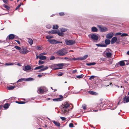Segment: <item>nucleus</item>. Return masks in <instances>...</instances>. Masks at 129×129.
<instances>
[{
  "mask_svg": "<svg viewBox=\"0 0 129 129\" xmlns=\"http://www.w3.org/2000/svg\"><path fill=\"white\" fill-rule=\"evenodd\" d=\"M31 69V67L27 65L25 66V67L23 69V70L26 71L28 70H30Z\"/></svg>",
  "mask_w": 129,
  "mask_h": 129,
  "instance_id": "a211bd4d",
  "label": "nucleus"
},
{
  "mask_svg": "<svg viewBox=\"0 0 129 129\" xmlns=\"http://www.w3.org/2000/svg\"><path fill=\"white\" fill-rule=\"evenodd\" d=\"M59 30H53L49 31V33H51L52 34L58 35V33H59Z\"/></svg>",
  "mask_w": 129,
  "mask_h": 129,
  "instance_id": "2eb2a0df",
  "label": "nucleus"
},
{
  "mask_svg": "<svg viewBox=\"0 0 129 129\" xmlns=\"http://www.w3.org/2000/svg\"><path fill=\"white\" fill-rule=\"evenodd\" d=\"M87 57H78L75 58L73 59V60L75 61L76 60H84L87 58Z\"/></svg>",
  "mask_w": 129,
  "mask_h": 129,
  "instance_id": "dca6fc26",
  "label": "nucleus"
},
{
  "mask_svg": "<svg viewBox=\"0 0 129 129\" xmlns=\"http://www.w3.org/2000/svg\"><path fill=\"white\" fill-rule=\"evenodd\" d=\"M20 52L23 54H25L28 53V51L27 50L26 47H23L19 51Z\"/></svg>",
  "mask_w": 129,
  "mask_h": 129,
  "instance_id": "1a4fd4ad",
  "label": "nucleus"
},
{
  "mask_svg": "<svg viewBox=\"0 0 129 129\" xmlns=\"http://www.w3.org/2000/svg\"><path fill=\"white\" fill-rule=\"evenodd\" d=\"M9 107V105L8 103L5 104L4 106V107L6 109H8Z\"/></svg>",
  "mask_w": 129,
  "mask_h": 129,
  "instance_id": "473e14b6",
  "label": "nucleus"
},
{
  "mask_svg": "<svg viewBox=\"0 0 129 129\" xmlns=\"http://www.w3.org/2000/svg\"><path fill=\"white\" fill-rule=\"evenodd\" d=\"M117 40V38L115 37H113L111 39V44H113L115 43Z\"/></svg>",
  "mask_w": 129,
  "mask_h": 129,
  "instance_id": "6ab92c4d",
  "label": "nucleus"
},
{
  "mask_svg": "<svg viewBox=\"0 0 129 129\" xmlns=\"http://www.w3.org/2000/svg\"><path fill=\"white\" fill-rule=\"evenodd\" d=\"M94 77L95 76H91L89 78V79L90 80H91V79H93Z\"/></svg>",
  "mask_w": 129,
  "mask_h": 129,
  "instance_id": "864d4df0",
  "label": "nucleus"
},
{
  "mask_svg": "<svg viewBox=\"0 0 129 129\" xmlns=\"http://www.w3.org/2000/svg\"><path fill=\"white\" fill-rule=\"evenodd\" d=\"M4 7L8 10H9L10 9V7L7 5H4Z\"/></svg>",
  "mask_w": 129,
  "mask_h": 129,
  "instance_id": "8fccbe9b",
  "label": "nucleus"
},
{
  "mask_svg": "<svg viewBox=\"0 0 129 129\" xmlns=\"http://www.w3.org/2000/svg\"><path fill=\"white\" fill-rule=\"evenodd\" d=\"M128 35L127 34L125 33H123L120 36L121 37L126 36Z\"/></svg>",
  "mask_w": 129,
  "mask_h": 129,
  "instance_id": "09e8293b",
  "label": "nucleus"
},
{
  "mask_svg": "<svg viewBox=\"0 0 129 129\" xmlns=\"http://www.w3.org/2000/svg\"><path fill=\"white\" fill-rule=\"evenodd\" d=\"M34 79L33 78H26V79L25 78V81H34Z\"/></svg>",
  "mask_w": 129,
  "mask_h": 129,
  "instance_id": "412c9836",
  "label": "nucleus"
},
{
  "mask_svg": "<svg viewBox=\"0 0 129 129\" xmlns=\"http://www.w3.org/2000/svg\"><path fill=\"white\" fill-rule=\"evenodd\" d=\"M90 38L94 41L97 40L98 39V37L95 34H90V35H88L89 38H90Z\"/></svg>",
  "mask_w": 129,
  "mask_h": 129,
  "instance_id": "423d86ee",
  "label": "nucleus"
},
{
  "mask_svg": "<svg viewBox=\"0 0 129 129\" xmlns=\"http://www.w3.org/2000/svg\"><path fill=\"white\" fill-rule=\"evenodd\" d=\"M44 66L43 65H41L36 67L34 69V70L40 69L43 68Z\"/></svg>",
  "mask_w": 129,
  "mask_h": 129,
  "instance_id": "a878e982",
  "label": "nucleus"
},
{
  "mask_svg": "<svg viewBox=\"0 0 129 129\" xmlns=\"http://www.w3.org/2000/svg\"><path fill=\"white\" fill-rule=\"evenodd\" d=\"M3 1L4 3L6 4L7 3L8 0H3Z\"/></svg>",
  "mask_w": 129,
  "mask_h": 129,
  "instance_id": "13d9d810",
  "label": "nucleus"
},
{
  "mask_svg": "<svg viewBox=\"0 0 129 129\" xmlns=\"http://www.w3.org/2000/svg\"><path fill=\"white\" fill-rule=\"evenodd\" d=\"M53 38V37L52 36H50L49 35H48L46 37V39H49L52 38Z\"/></svg>",
  "mask_w": 129,
  "mask_h": 129,
  "instance_id": "58836bf2",
  "label": "nucleus"
},
{
  "mask_svg": "<svg viewBox=\"0 0 129 129\" xmlns=\"http://www.w3.org/2000/svg\"><path fill=\"white\" fill-rule=\"evenodd\" d=\"M54 14H52V15H51V17H52L53 16H54Z\"/></svg>",
  "mask_w": 129,
  "mask_h": 129,
  "instance_id": "338daca9",
  "label": "nucleus"
},
{
  "mask_svg": "<svg viewBox=\"0 0 129 129\" xmlns=\"http://www.w3.org/2000/svg\"><path fill=\"white\" fill-rule=\"evenodd\" d=\"M23 81H25V78H21L20 79L18 80V81L17 82H21Z\"/></svg>",
  "mask_w": 129,
  "mask_h": 129,
  "instance_id": "e433bc0d",
  "label": "nucleus"
},
{
  "mask_svg": "<svg viewBox=\"0 0 129 129\" xmlns=\"http://www.w3.org/2000/svg\"><path fill=\"white\" fill-rule=\"evenodd\" d=\"M60 118L62 120V121L65 120L66 119V118L64 117H61Z\"/></svg>",
  "mask_w": 129,
  "mask_h": 129,
  "instance_id": "5fc2aeb1",
  "label": "nucleus"
},
{
  "mask_svg": "<svg viewBox=\"0 0 129 129\" xmlns=\"http://www.w3.org/2000/svg\"><path fill=\"white\" fill-rule=\"evenodd\" d=\"M105 43L106 45H109L110 44V41L109 39H106L105 40Z\"/></svg>",
  "mask_w": 129,
  "mask_h": 129,
  "instance_id": "cd10ccee",
  "label": "nucleus"
},
{
  "mask_svg": "<svg viewBox=\"0 0 129 129\" xmlns=\"http://www.w3.org/2000/svg\"><path fill=\"white\" fill-rule=\"evenodd\" d=\"M125 100L126 103H127L129 102V96H128L126 98V96L123 98V101H124Z\"/></svg>",
  "mask_w": 129,
  "mask_h": 129,
  "instance_id": "393cba45",
  "label": "nucleus"
},
{
  "mask_svg": "<svg viewBox=\"0 0 129 129\" xmlns=\"http://www.w3.org/2000/svg\"><path fill=\"white\" fill-rule=\"evenodd\" d=\"M58 58H59L61 59H64L65 60H67L69 61V60H73V59L74 58H70V57H65L64 58H60V57H58Z\"/></svg>",
  "mask_w": 129,
  "mask_h": 129,
  "instance_id": "f3484780",
  "label": "nucleus"
},
{
  "mask_svg": "<svg viewBox=\"0 0 129 129\" xmlns=\"http://www.w3.org/2000/svg\"><path fill=\"white\" fill-rule=\"evenodd\" d=\"M15 41L16 42L19 44H20V42L18 40H15Z\"/></svg>",
  "mask_w": 129,
  "mask_h": 129,
  "instance_id": "052dcab7",
  "label": "nucleus"
},
{
  "mask_svg": "<svg viewBox=\"0 0 129 129\" xmlns=\"http://www.w3.org/2000/svg\"><path fill=\"white\" fill-rule=\"evenodd\" d=\"M44 63V62L41 60H39V65H41L43 64Z\"/></svg>",
  "mask_w": 129,
  "mask_h": 129,
  "instance_id": "49530a36",
  "label": "nucleus"
},
{
  "mask_svg": "<svg viewBox=\"0 0 129 129\" xmlns=\"http://www.w3.org/2000/svg\"><path fill=\"white\" fill-rule=\"evenodd\" d=\"M106 55L107 56H111L112 55V53L110 52H106Z\"/></svg>",
  "mask_w": 129,
  "mask_h": 129,
  "instance_id": "a19ab883",
  "label": "nucleus"
},
{
  "mask_svg": "<svg viewBox=\"0 0 129 129\" xmlns=\"http://www.w3.org/2000/svg\"><path fill=\"white\" fill-rule=\"evenodd\" d=\"M102 57L100 58V59L102 61H105L108 58V59H109V58H107V57Z\"/></svg>",
  "mask_w": 129,
  "mask_h": 129,
  "instance_id": "f704fd0d",
  "label": "nucleus"
},
{
  "mask_svg": "<svg viewBox=\"0 0 129 129\" xmlns=\"http://www.w3.org/2000/svg\"><path fill=\"white\" fill-rule=\"evenodd\" d=\"M58 28V26L56 24L55 25H54L53 26V28L54 29H57Z\"/></svg>",
  "mask_w": 129,
  "mask_h": 129,
  "instance_id": "c9c22d12",
  "label": "nucleus"
},
{
  "mask_svg": "<svg viewBox=\"0 0 129 129\" xmlns=\"http://www.w3.org/2000/svg\"><path fill=\"white\" fill-rule=\"evenodd\" d=\"M48 68V67L47 66L44 67L43 68L41 69L40 70L38 71L39 72H41L45 71Z\"/></svg>",
  "mask_w": 129,
  "mask_h": 129,
  "instance_id": "aec40b11",
  "label": "nucleus"
},
{
  "mask_svg": "<svg viewBox=\"0 0 129 129\" xmlns=\"http://www.w3.org/2000/svg\"><path fill=\"white\" fill-rule=\"evenodd\" d=\"M15 37V35L14 34H11L7 37L6 40L8 41L9 40H13Z\"/></svg>",
  "mask_w": 129,
  "mask_h": 129,
  "instance_id": "9d476101",
  "label": "nucleus"
},
{
  "mask_svg": "<svg viewBox=\"0 0 129 129\" xmlns=\"http://www.w3.org/2000/svg\"><path fill=\"white\" fill-rule=\"evenodd\" d=\"M66 44L67 45H72L75 43L74 41L70 40H66L65 41Z\"/></svg>",
  "mask_w": 129,
  "mask_h": 129,
  "instance_id": "39448f33",
  "label": "nucleus"
},
{
  "mask_svg": "<svg viewBox=\"0 0 129 129\" xmlns=\"http://www.w3.org/2000/svg\"><path fill=\"white\" fill-rule=\"evenodd\" d=\"M63 97L62 95H60L59 98H57L54 99H53L54 101H62L63 100Z\"/></svg>",
  "mask_w": 129,
  "mask_h": 129,
  "instance_id": "ddd939ff",
  "label": "nucleus"
},
{
  "mask_svg": "<svg viewBox=\"0 0 129 129\" xmlns=\"http://www.w3.org/2000/svg\"><path fill=\"white\" fill-rule=\"evenodd\" d=\"M96 45L97 46L101 47H106L107 46L106 44H97Z\"/></svg>",
  "mask_w": 129,
  "mask_h": 129,
  "instance_id": "bb28decb",
  "label": "nucleus"
},
{
  "mask_svg": "<svg viewBox=\"0 0 129 129\" xmlns=\"http://www.w3.org/2000/svg\"><path fill=\"white\" fill-rule=\"evenodd\" d=\"M56 53L59 56H63L67 53V51L66 49L63 48L57 51Z\"/></svg>",
  "mask_w": 129,
  "mask_h": 129,
  "instance_id": "f03ea898",
  "label": "nucleus"
},
{
  "mask_svg": "<svg viewBox=\"0 0 129 129\" xmlns=\"http://www.w3.org/2000/svg\"><path fill=\"white\" fill-rule=\"evenodd\" d=\"M52 122L56 125L58 126L59 127L60 125V123H59L58 122H56L55 120H53Z\"/></svg>",
  "mask_w": 129,
  "mask_h": 129,
  "instance_id": "4be33fe9",
  "label": "nucleus"
},
{
  "mask_svg": "<svg viewBox=\"0 0 129 129\" xmlns=\"http://www.w3.org/2000/svg\"><path fill=\"white\" fill-rule=\"evenodd\" d=\"M96 64V63L94 62H93L90 63H86V65L88 66H91V65H93Z\"/></svg>",
  "mask_w": 129,
  "mask_h": 129,
  "instance_id": "c756f323",
  "label": "nucleus"
},
{
  "mask_svg": "<svg viewBox=\"0 0 129 129\" xmlns=\"http://www.w3.org/2000/svg\"><path fill=\"white\" fill-rule=\"evenodd\" d=\"M63 74L62 73H60V74H59L58 75V76H61Z\"/></svg>",
  "mask_w": 129,
  "mask_h": 129,
  "instance_id": "e2e57ef3",
  "label": "nucleus"
},
{
  "mask_svg": "<svg viewBox=\"0 0 129 129\" xmlns=\"http://www.w3.org/2000/svg\"><path fill=\"white\" fill-rule=\"evenodd\" d=\"M46 53L43 52L41 53L39 56H44V55H46Z\"/></svg>",
  "mask_w": 129,
  "mask_h": 129,
  "instance_id": "2f4dec72",
  "label": "nucleus"
},
{
  "mask_svg": "<svg viewBox=\"0 0 129 129\" xmlns=\"http://www.w3.org/2000/svg\"><path fill=\"white\" fill-rule=\"evenodd\" d=\"M88 93L91 94L96 95L97 94V93L95 92L91 91H88Z\"/></svg>",
  "mask_w": 129,
  "mask_h": 129,
  "instance_id": "5701e85b",
  "label": "nucleus"
},
{
  "mask_svg": "<svg viewBox=\"0 0 129 129\" xmlns=\"http://www.w3.org/2000/svg\"><path fill=\"white\" fill-rule=\"evenodd\" d=\"M15 87V86H10L8 87V89L9 90H13Z\"/></svg>",
  "mask_w": 129,
  "mask_h": 129,
  "instance_id": "7c9ffc66",
  "label": "nucleus"
},
{
  "mask_svg": "<svg viewBox=\"0 0 129 129\" xmlns=\"http://www.w3.org/2000/svg\"><path fill=\"white\" fill-rule=\"evenodd\" d=\"M59 15L60 16H63L64 15V13L63 12H61L59 13Z\"/></svg>",
  "mask_w": 129,
  "mask_h": 129,
  "instance_id": "603ef678",
  "label": "nucleus"
},
{
  "mask_svg": "<svg viewBox=\"0 0 129 129\" xmlns=\"http://www.w3.org/2000/svg\"><path fill=\"white\" fill-rule=\"evenodd\" d=\"M127 54L128 55H129V50L127 52Z\"/></svg>",
  "mask_w": 129,
  "mask_h": 129,
  "instance_id": "69168bd1",
  "label": "nucleus"
},
{
  "mask_svg": "<svg viewBox=\"0 0 129 129\" xmlns=\"http://www.w3.org/2000/svg\"><path fill=\"white\" fill-rule=\"evenodd\" d=\"M16 102L19 104H23L25 103V102L23 101H16Z\"/></svg>",
  "mask_w": 129,
  "mask_h": 129,
  "instance_id": "ea45409f",
  "label": "nucleus"
},
{
  "mask_svg": "<svg viewBox=\"0 0 129 129\" xmlns=\"http://www.w3.org/2000/svg\"><path fill=\"white\" fill-rule=\"evenodd\" d=\"M21 3H20V4H19L16 8L15 10H17L21 6Z\"/></svg>",
  "mask_w": 129,
  "mask_h": 129,
  "instance_id": "6e6d98bb",
  "label": "nucleus"
},
{
  "mask_svg": "<svg viewBox=\"0 0 129 129\" xmlns=\"http://www.w3.org/2000/svg\"><path fill=\"white\" fill-rule=\"evenodd\" d=\"M125 63L123 61H121L116 64V66L117 67L119 66V65L121 66H124Z\"/></svg>",
  "mask_w": 129,
  "mask_h": 129,
  "instance_id": "9b49d317",
  "label": "nucleus"
},
{
  "mask_svg": "<svg viewBox=\"0 0 129 129\" xmlns=\"http://www.w3.org/2000/svg\"><path fill=\"white\" fill-rule=\"evenodd\" d=\"M47 90V89L45 87H41L38 88V91L42 94L44 92Z\"/></svg>",
  "mask_w": 129,
  "mask_h": 129,
  "instance_id": "0eeeda50",
  "label": "nucleus"
},
{
  "mask_svg": "<svg viewBox=\"0 0 129 129\" xmlns=\"http://www.w3.org/2000/svg\"><path fill=\"white\" fill-rule=\"evenodd\" d=\"M36 48L37 50H42V47H41L40 46H37Z\"/></svg>",
  "mask_w": 129,
  "mask_h": 129,
  "instance_id": "c03bdc74",
  "label": "nucleus"
},
{
  "mask_svg": "<svg viewBox=\"0 0 129 129\" xmlns=\"http://www.w3.org/2000/svg\"><path fill=\"white\" fill-rule=\"evenodd\" d=\"M69 126L70 127H74L73 124L72 123H70L69 124Z\"/></svg>",
  "mask_w": 129,
  "mask_h": 129,
  "instance_id": "3c124183",
  "label": "nucleus"
},
{
  "mask_svg": "<svg viewBox=\"0 0 129 129\" xmlns=\"http://www.w3.org/2000/svg\"><path fill=\"white\" fill-rule=\"evenodd\" d=\"M36 59H37L38 58H39L41 59V60H44L46 59V57H36Z\"/></svg>",
  "mask_w": 129,
  "mask_h": 129,
  "instance_id": "72a5a7b5",
  "label": "nucleus"
},
{
  "mask_svg": "<svg viewBox=\"0 0 129 129\" xmlns=\"http://www.w3.org/2000/svg\"><path fill=\"white\" fill-rule=\"evenodd\" d=\"M83 74H81L80 75H79L78 76H76V77L78 78H82L83 77Z\"/></svg>",
  "mask_w": 129,
  "mask_h": 129,
  "instance_id": "79ce46f5",
  "label": "nucleus"
},
{
  "mask_svg": "<svg viewBox=\"0 0 129 129\" xmlns=\"http://www.w3.org/2000/svg\"><path fill=\"white\" fill-rule=\"evenodd\" d=\"M60 30L61 32H60L59 30V33H58V36H63L64 35V33L63 32H65L67 31V29L65 28H62L60 29Z\"/></svg>",
  "mask_w": 129,
  "mask_h": 129,
  "instance_id": "7ed1b4c3",
  "label": "nucleus"
},
{
  "mask_svg": "<svg viewBox=\"0 0 129 129\" xmlns=\"http://www.w3.org/2000/svg\"><path fill=\"white\" fill-rule=\"evenodd\" d=\"M98 27L101 32H105L108 30V29L107 28L101 25H98Z\"/></svg>",
  "mask_w": 129,
  "mask_h": 129,
  "instance_id": "6e6552de",
  "label": "nucleus"
},
{
  "mask_svg": "<svg viewBox=\"0 0 129 129\" xmlns=\"http://www.w3.org/2000/svg\"><path fill=\"white\" fill-rule=\"evenodd\" d=\"M28 42L30 45H32L33 43V40L30 39H28Z\"/></svg>",
  "mask_w": 129,
  "mask_h": 129,
  "instance_id": "c85d7f7f",
  "label": "nucleus"
},
{
  "mask_svg": "<svg viewBox=\"0 0 129 129\" xmlns=\"http://www.w3.org/2000/svg\"><path fill=\"white\" fill-rule=\"evenodd\" d=\"M72 104L69 102H66L62 103V105L60 107L61 108V114L63 115H67L69 113L70 110L72 109L71 108Z\"/></svg>",
  "mask_w": 129,
  "mask_h": 129,
  "instance_id": "f257e3e1",
  "label": "nucleus"
},
{
  "mask_svg": "<svg viewBox=\"0 0 129 129\" xmlns=\"http://www.w3.org/2000/svg\"><path fill=\"white\" fill-rule=\"evenodd\" d=\"M14 63H6L5 65V66H9L10 65H13Z\"/></svg>",
  "mask_w": 129,
  "mask_h": 129,
  "instance_id": "4c0bfd02",
  "label": "nucleus"
},
{
  "mask_svg": "<svg viewBox=\"0 0 129 129\" xmlns=\"http://www.w3.org/2000/svg\"><path fill=\"white\" fill-rule=\"evenodd\" d=\"M46 28L48 29H50L51 27V26L50 24H48L46 26Z\"/></svg>",
  "mask_w": 129,
  "mask_h": 129,
  "instance_id": "de8ad7c7",
  "label": "nucleus"
},
{
  "mask_svg": "<svg viewBox=\"0 0 129 129\" xmlns=\"http://www.w3.org/2000/svg\"><path fill=\"white\" fill-rule=\"evenodd\" d=\"M38 76L39 77H40L42 76V75H38Z\"/></svg>",
  "mask_w": 129,
  "mask_h": 129,
  "instance_id": "0e129e2a",
  "label": "nucleus"
},
{
  "mask_svg": "<svg viewBox=\"0 0 129 129\" xmlns=\"http://www.w3.org/2000/svg\"><path fill=\"white\" fill-rule=\"evenodd\" d=\"M15 37L14 38H15V39H16V38H18V37L17 36H15Z\"/></svg>",
  "mask_w": 129,
  "mask_h": 129,
  "instance_id": "774afa93",
  "label": "nucleus"
},
{
  "mask_svg": "<svg viewBox=\"0 0 129 129\" xmlns=\"http://www.w3.org/2000/svg\"><path fill=\"white\" fill-rule=\"evenodd\" d=\"M47 41L49 42L50 44H55L58 43H61L62 42H60L59 41H57L54 39H48Z\"/></svg>",
  "mask_w": 129,
  "mask_h": 129,
  "instance_id": "20e7f679",
  "label": "nucleus"
},
{
  "mask_svg": "<svg viewBox=\"0 0 129 129\" xmlns=\"http://www.w3.org/2000/svg\"><path fill=\"white\" fill-rule=\"evenodd\" d=\"M77 72V70H73L72 71V73H75Z\"/></svg>",
  "mask_w": 129,
  "mask_h": 129,
  "instance_id": "680f3d73",
  "label": "nucleus"
},
{
  "mask_svg": "<svg viewBox=\"0 0 129 129\" xmlns=\"http://www.w3.org/2000/svg\"><path fill=\"white\" fill-rule=\"evenodd\" d=\"M92 31L93 32H96L98 31V29L96 28L95 27H93L91 28Z\"/></svg>",
  "mask_w": 129,
  "mask_h": 129,
  "instance_id": "b1692460",
  "label": "nucleus"
},
{
  "mask_svg": "<svg viewBox=\"0 0 129 129\" xmlns=\"http://www.w3.org/2000/svg\"><path fill=\"white\" fill-rule=\"evenodd\" d=\"M121 33H117L115 34V35L116 36H119L121 35Z\"/></svg>",
  "mask_w": 129,
  "mask_h": 129,
  "instance_id": "4d7b16f0",
  "label": "nucleus"
},
{
  "mask_svg": "<svg viewBox=\"0 0 129 129\" xmlns=\"http://www.w3.org/2000/svg\"><path fill=\"white\" fill-rule=\"evenodd\" d=\"M64 63H58L57 64L56 66L59 67V68H56L55 69V70L59 69H61L63 68V67L64 66Z\"/></svg>",
  "mask_w": 129,
  "mask_h": 129,
  "instance_id": "f8f14e48",
  "label": "nucleus"
},
{
  "mask_svg": "<svg viewBox=\"0 0 129 129\" xmlns=\"http://www.w3.org/2000/svg\"><path fill=\"white\" fill-rule=\"evenodd\" d=\"M55 59V57H51L50 58V60H52Z\"/></svg>",
  "mask_w": 129,
  "mask_h": 129,
  "instance_id": "bf43d9fd",
  "label": "nucleus"
},
{
  "mask_svg": "<svg viewBox=\"0 0 129 129\" xmlns=\"http://www.w3.org/2000/svg\"><path fill=\"white\" fill-rule=\"evenodd\" d=\"M83 109L84 110H85L86 109V106L85 104H83L82 105Z\"/></svg>",
  "mask_w": 129,
  "mask_h": 129,
  "instance_id": "a18cd8bd",
  "label": "nucleus"
},
{
  "mask_svg": "<svg viewBox=\"0 0 129 129\" xmlns=\"http://www.w3.org/2000/svg\"><path fill=\"white\" fill-rule=\"evenodd\" d=\"M114 35L113 33L111 32L108 34L106 36V38L107 39H111Z\"/></svg>",
  "mask_w": 129,
  "mask_h": 129,
  "instance_id": "4468645a",
  "label": "nucleus"
},
{
  "mask_svg": "<svg viewBox=\"0 0 129 129\" xmlns=\"http://www.w3.org/2000/svg\"><path fill=\"white\" fill-rule=\"evenodd\" d=\"M15 48L16 49H18V50H19V51L20 50H21V49L20 47L17 46H15Z\"/></svg>",
  "mask_w": 129,
  "mask_h": 129,
  "instance_id": "37998d69",
  "label": "nucleus"
}]
</instances>
